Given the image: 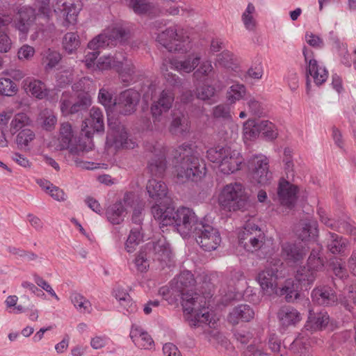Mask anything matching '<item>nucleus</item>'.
<instances>
[{"label": "nucleus", "mask_w": 356, "mask_h": 356, "mask_svg": "<svg viewBox=\"0 0 356 356\" xmlns=\"http://www.w3.org/2000/svg\"><path fill=\"white\" fill-rule=\"evenodd\" d=\"M253 168L252 179L256 183L265 186L270 184L273 177L268 170V160L264 155L254 156L251 160Z\"/></svg>", "instance_id": "17"}, {"label": "nucleus", "mask_w": 356, "mask_h": 356, "mask_svg": "<svg viewBox=\"0 0 356 356\" xmlns=\"http://www.w3.org/2000/svg\"><path fill=\"white\" fill-rule=\"evenodd\" d=\"M321 221L326 227L336 230L339 232H345L353 236L354 240L356 241V227L350 222L345 220L336 221L332 218H329L324 211H319Z\"/></svg>", "instance_id": "27"}, {"label": "nucleus", "mask_w": 356, "mask_h": 356, "mask_svg": "<svg viewBox=\"0 0 356 356\" xmlns=\"http://www.w3.org/2000/svg\"><path fill=\"white\" fill-rule=\"evenodd\" d=\"M316 273L307 266L300 267L296 272V280L299 285L306 289L316 280Z\"/></svg>", "instance_id": "37"}, {"label": "nucleus", "mask_w": 356, "mask_h": 356, "mask_svg": "<svg viewBox=\"0 0 356 356\" xmlns=\"http://www.w3.org/2000/svg\"><path fill=\"white\" fill-rule=\"evenodd\" d=\"M156 42L170 52L186 53L191 49V40L186 30L172 25L158 33Z\"/></svg>", "instance_id": "5"}, {"label": "nucleus", "mask_w": 356, "mask_h": 356, "mask_svg": "<svg viewBox=\"0 0 356 356\" xmlns=\"http://www.w3.org/2000/svg\"><path fill=\"white\" fill-rule=\"evenodd\" d=\"M254 311L246 304L239 305L229 312L227 320L232 325H237L240 321L250 322L254 317Z\"/></svg>", "instance_id": "28"}, {"label": "nucleus", "mask_w": 356, "mask_h": 356, "mask_svg": "<svg viewBox=\"0 0 356 356\" xmlns=\"http://www.w3.org/2000/svg\"><path fill=\"white\" fill-rule=\"evenodd\" d=\"M265 238L266 236L263 232L260 238L254 237L246 241H240V245L247 251L254 252L264 248Z\"/></svg>", "instance_id": "49"}, {"label": "nucleus", "mask_w": 356, "mask_h": 356, "mask_svg": "<svg viewBox=\"0 0 356 356\" xmlns=\"http://www.w3.org/2000/svg\"><path fill=\"white\" fill-rule=\"evenodd\" d=\"M130 337L134 344L141 349L150 350L154 345L151 336L142 327L136 325H132Z\"/></svg>", "instance_id": "29"}, {"label": "nucleus", "mask_w": 356, "mask_h": 356, "mask_svg": "<svg viewBox=\"0 0 356 356\" xmlns=\"http://www.w3.org/2000/svg\"><path fill=\"white\" fill-rule=\"evenodd\" d=\"M195 147L193 144L185 143L174 151V158L177 161L175 173L180 181H197L206 174V165L199 159Z\"/></svg>", "instance_id": "3"}, {"label": "nucleus", "mask_w": 356, "mask_h": 356, "mask_svg": "<svg viewBox=\"0 0 356 356\" xmlns=\"http://www.w3.org/2000/svg\"><path fill=\"white\" fill-rule=\"evenodd\" d=\"M326 240L327 250L332 254H343L348 245L346 238L334 233L329 232Z\"/></svg>", "instance_id": "34"}, {"label": "nucleus", "mask_w": 356, "mask_h": 356, "mask_svg": "<svg viewBox=\"0 0 356 356\" xmlns=\"http://www.w3.org/2000/svg\"><path fill=\"white\" fill-rule=\"evenodd\" d=\"M24 87L29 90L31 94L36 98L42 99L44 98L48 93L45 84L41 81L26 79L24 81Z\"/></svg>", "instance_id": "35"}, {"label": "nucleus", "mask_w": 356, "mask_h": 356, "mask_svg": "<svg viewBox=\"0 0 356 356\" xmlns=\"http://www.w3.org/2000/svg\"><path fill=\"white\" fill-rule=\"evenodd\" d=\"M277 317L281 327L286 329L296 326L301 320V314L294 307L285 305L280 308Z\"/></svg>", "instance_id": "24"}, {"label": "nucleus", "mask_w": 356, "mask_h": 356, "mask_svg": "<svg viewBox=\"0 0 356 356\" xmlns=\"http://www.w3.org/2000/svg\"><path fill=\"white\" fill-rule=\"evenodd\" d=\"M81 7L80 0H56L54 10L58 15L63 17V25L69 27L76 22Z\"/></svg>", "instance_id": "14"}, {"label": "nucleus", "mask_w": 356, "mask_h": 356, "mask_svg": "<svg viewBox=\"0 0 356 356\" xmlns=\"http://www.w3.org/2000/svg\"><path fill=\"white\" fill-rule=\"evenodd\" d=\"M200 59L201 55L200 54L193 53L182 59L173 58L169 60V64L171 69L180 73H190L198 66Z\"/></svg>", "instance_id": "22"}, {"label": "nucleus", "mask_w": 356, "mask_h": 356, "mask_svg": "<svg viewBox=\"0 0 356 356\" xmlns=\"http://www.w3.org/2000/svg\"><path fill=\"white\" fill-rule=\"evenodd\" d=\"M61 60L60 54L51 49H48L42 53V64L46 70L54 68Z\"/></svg>", "instance_id": "45"}, {"label": "nucleus", "mask_w": 356, "mask_h": 356, "mask_svg": "<svg viewBox=\"0 0 356 356\" xmlns=\"http://www.w3.org/2000/svg\"><path fill=\"white\" fill-rule=\"evenodd\" d=\"M170 132L175 136L185 137L189 133L190 124L184 115L175 116L171 122Z\"/></svg>", "instance_id": "33"}, {"label": "nucleus", "mask_w": 356, "mask_h": 356, "mask_svg": "<svg viewBox=\"0 0 356 356\" xmlns=\"http://www.w3.org/2000/svg\"><path fill=\"white\" fill-rule=\"evenodd\" d=\"M329 319V316L326 312H314L310 310L305 327L311 331L321 330L327 326Z\"/></svg>", "instance_id": "30"}, {"label": "nucleus", "mask_w": 356, "mask_h": 356, "mask_svg": "<svg viewBox=\"0 0 356 356\" xmlns=\"http://www.w3.org/2000/svg\"><path fill=\"white\" fill-rule=\"evenodd\" d=\"M261 134L266 140H273L278 136L277 130L272 122L268 120H261L258 122V125Z\"/></svg>", "instance_id": "46"}, {"label": "nucleus", "mask_w": 356, "mask_h": 356, "mask_svg": "<svg viewBox=\"0 0 356 356\" xmlns=\"http://www.w3.org/2000/svg\"><path fill=\"white\" fill-rule=\"evenodd\" d=\"M127 209L122 202H116L108 207L105 214L107 220L113 225H120L124 221L127 214Z\"/></svg>", "instance_id": "31"}, {"label": "nucleus", "mask_w": 356, "mask_h": 356, "mask_svg": "<svg viewBox=\"0 0 356 356\" xmlns=\"http://www.w3.org/2000/svg\"><path fill=\"white\" fill-rule=\"evenodd\" d=\"M332 270L335 276L339 278L337 281L336 280H334V284L336 288H339V284L337 282L341 281L346 284V281L348 278V275L346 268L342 266V264L340 263L333 264Z\"/></svg>", "instance_id": "62"}, {"label": "nucleus", "mask_w": 356, "mask_h": 356, "mask_svg": "<svg viewBox=\"0 0 356 356\" xmlns=\"http://www.w3.org/2000/svg\"><path fill=\"white\" fill-rule=\"evenodd\" d=\"M212 115L217 119L229 120L231 119L230 108L227 104H219L213 108Z\"/></svg>", "instance_id": "63"}, {"label": "nucleus", "mask_w": 356, "mask_h": 356, "mask_svg": "<svg viewBox=\"0 0 356 356\" xmlns=\"http://www.w3.org/2000/svg\"><path fill=\"white\" fill-rule=\"evenodd\" d=\"M125 35L126 32L122 26L108 27L88 42V48L92 51H99L101 48L113 45L116 40H122Z\"/></svg>", "instance_id": "13"}, {"label": "nucleus", "mask_w": 356, "mask_h": 356, "mask_svg": "<svg viewBox=\"0 0 356 356\" xmlns=\"http://www.w3.org/2000/svg\"><path fill=\"white\" fill-rule=\"evenodd\" d=\"M216 89L211 85H204L196 88V96L202 100L211 99L215 94Z\"/></svg>", "instance_id": "60"}, {"label": "nucleus", "mask_w": 356, "mask_h": 356, "mask_svg": "<svg viewBox=\"0 0 356 356\" xmlns=\"http://www.w3.org/2000/svg\"><path fill=\"white\" fill-rule=\"evenodd\" d=\"M312 301L323 306H332L338 300L337 296L330 286H318L312 292Z\"/></svg>", "instance_id": "25"}, {"label": "nucleus", "mask_w": 356, "mask_h": 356, "mask_svg": "<svg viewBox=\"0 0 356 356\" xmlns=\"http://www.w3.org/2000/svg\"><path fill=\"white\" fill-rule=\"evenodd\" d=\"M152 213L161 227L172 225L183 237L193 234L202 222L188 207H180L175 211L172 207L156 204L152 207Z\"/></svg>", "instance_id": "2"}, {"label": "nucleus", "mask_w": 356, "mask_h": 356, "mask_svg": "<svg viewBox=\"0 0 356 356\" xmlns=\"http://www.w3.org/2000/svg\"><path fill=\"white\" fill-rule=\"evenodd\" d=\"M34 6L33 8L35 9V11L38 10V13L36 12L38 19L39 20L41 19L49 23L51 16L50 0H36Z\"/></svg>", "instance_id": "42"}, {"label": "nucleus", "mask_w": 356, "mask_h": 356, "mask_svg": "<svg viewBox=\"0 0 356 356\" xmlns=\"http://www.w3.org/2000/svg\"><path fill=\"white\" fill-rule=\"evenodd\" d=\"M216 63L226 68H233L234 55L229 51H223L218 55Z\"/></svg>", "instance_id": "64"}, {"label": "nucleus", "mask_w": 356, "mask_h": 356, "mask_svg": "<svg viewBox=\"0 0 356 356\" xmlns=\"http://www.w3.org/2000/svg\"><path fill=\"white\" fill-rule=\"evenodd\" d=\"M285 267L280 259L270 257L264 270L259 273L257 280L264 294L270 295L276 290V280L284 275Z\"/></svg>", "instance_id": "7"}, {"label": "nucleus", "mask_w": 356, "mask_h": 356, "mask_svg": "<svg viewBox=\"0 0 356 356\" xmlns=\"http://www.w3.org/2000/svg\"><path fill=\"white\" fill-rule=\"evenodd\" d=\"M318 233V222L312 219H306L300 222V229L297 231L299 238L306 241L315 238Z\"/></svg>", "instance_id": "32"}, {"label": "nucleus", "mask_w": 356, "mask_h": 356, "mask_svg": "<svg viewBox=\"0 0 356 356\" xmlns=\"http://www.w3.org/2000/svg\"><path fill=\"white\" fill-rule=\"evenodd\" d=\"M298 191V186L291 184L289 179L281 178L277 187V198L280 203L288 208H292L297 201Z\"/></svg>", "instance_id": "19"}, {"label": "nucleus", "mask_w": 356, "mask_h": 356, "mask_svg": "<svg viewBox=\"0 0 356 356\" xmlns=\"http://www.w3.org/2000/svg\"><path fill=\"white\" fill-rule=\"evenodd\" d=\"M140 98V93L133 89L122 92L117 99H115L114 108L120 114L128 115L136 111Z\"/></svg>", "instance_id": "15"}, {"label": "nucleus", "mask_w": 356, "mask_h": 356, "mask_svg": "<svg viewBox=\"0 0 356 356\" xmlns=\"http://www.w3.org/2000/svg\"><path fill=\"white\" fill-rule=\"evenodd\" d=\"M104 129L103 113L99 108L92 107L90 111V117L86 119L82 124L81 134L84 136L79 140V147L82 152H88L92 149L94 145L92 135L94 132L103 131Z\"/></svg>", "instance_id": "8"}, {"label": "nucleus", "mask_w": 356, "mask_h": 356, "mask_svg": "<svg viewBox=\"0 0 356 356\" xmlns=\"http://www.w3.org/2000/svg\"><path fill=\"white\" fill-rule=\"evenodd\" d=\"M307 252V250L300 243L284 242L281 245L280 255L290 266L301 262Z\"/></svg>", "instance_id": "18"}, {"label": "nucleus", "mask_w": 356, "mask_h": 356, "mask_svg": "<svg viewBox=\"0 0 356 356\" xmlns=\"http://www.w3.org/2000/svg\"><path fill=\"white\" fill-rule=\"evenodd\" d=\"M305 60L307 65V72L314 79L317 86L323 84L328 77V72L325 67L321 66L318 62L313 58V53L306 48L303 49Z\"/></svg>", "instance_id": "20"}, {"label": "nucleus", "mask_w": 356, "mask_h": 356, "mask_svg": "<svg viewBox=\"0 0 356 356\" xmlns=\"http://www.w3.org/2000/svg\"><path fill=\"white\" fill-rule=\"evenodd\" d=\"M290 350L295 356H307L309 354V343L307 338L298 337L293 340Z\"/></svg>", "instance_id": "43"}, {"label": "nucleus", "mask_w": 356, "mask_h": 356, "mask_svg": "<svg viewBox=\"0 0 356 356\" xmlns=\"http://www.w3.org/2000/svg\"><path fill=\"white\" fill-rule=\"evenodd\" d=\"M248 197L244 186L238 182L225 185L221 190L218 202L225 211H236L245 209L248 204Z\"/></svg>", "instance_id": "6"}, {"label": "nucleus", "mask_w": 356, "mask_h": 356, "mask_svg": "<svg viewBox=\"0 0 356 356\" xmlns=\"http://www.w3.org/2000/svg\"><path fill=\"white\" fill-rule=\"evenodd\" d=\"M106 143L115 149H133L136 145L135 142L129 138L127 131L123 126H118L112 134L107 136Z\"/></svg>", "instance_id": "23"}, {"label": "nucleus", "mask_w": 356, "mask_h": 356, "mask_svg": "<svg viewBox=\"0 0 356 356\" xmlns=\"http://www.w3.org/2000/svg\"><path fill=\"white\" fill-rule=\"evenodd\" d=\"M207 159L217 163L221 172L232 174L240 169L243 159L240 152L229 146H218L207 152Z\"/></svg>", "instance_id": "4"}, {"label": "nucleus", "mask_w": 356, "mask_h": 356, "mask_svg": "<svg viewBox=\"0 0 356 356\" xmlns=\"http://www.w3.org/2000/svg\"><path fill=\"white\" fill-rule=\"evenodd\" d=\"M177 283L182 287L181 291V306L185 314V318L188 321L191 327H203L204 325L211 327L213 317L209 312V302L207 296L194 292L189 289L195 284L193 275L188 270L181 273L178 277Z\"/></svg>", "instance_id": "1"}, {"label": "nucleus", "mask_w": 356, "mask_h": 356, "mask_svg": "<svg viewBox=\"0 0 356 356\" xmlns=\"http://www.w3.org/2000/svg\"><path fill=\"white\" fill-rule=\"evenodd\" d=\"M147 191L150 198L156 203H168V188L166 184L161 180L150 179L146 186ZM158 204H156V205Z\"/></svg>", "instance_id": "26"}, {"label": "nucleus", "mask_w": 356, "mask_h": 356, "mask_svg": "<svg viewBox=\"0 0 356 356\" xmlns=\"http://www.w3.org/2000/svg\"><path fill=\"white\" fill-rule=\"evenodd\" d=\"M261 348V339H254L253 343L247 347L245 355L246 356H270L268 354L264 353Z\"/></svg>", "instance_id": "56"}, {"label": "nucleus", "mask_w": 356, "mask_h": 356, "mask_svg": "<svg viewBox=\"0 0 356 356\" xmlns=\"http://www.w3.org/2000/svg\"><path fill=\"white\" fill-rule=\"evenodd\" d=\"M81 44L79 36L76 33H67L63 38V47L68 54L74 53Z\"/></svg>", "instance_id": "44"}, {"label": "nucleus", "mask_w": 356, "mask_h": 356, "mask_svg": "<svg viewBox=\"0 0 356 356\" xmlns=\"http://www.w3.org/2000/svg\"><path fill=\"white\" fill-rule=\"evenodd\" d=\"M34 138L33 131L29 129H24L17 134L16 141L19 146H27Z\"/></svg>", "instance_id": "59"}, {"label": "nucleus", "mask_w": 356, "mask_h": 356, "mask_svg": "<svg viewBox=\"0 0 356 356\" xmlns=\"http://www.w3.org/2000/svg\"><path fill=\"white\" fill-rule=\"evenodd\" d=\"M70 300L79 313L86 314L92 312L91 302L82 294L77 292L72 293L70 295Z\"/></svg>", "instance_id": "36"}, {"label": "nucleus", "mask_w": 356, "mask_h": 356, "mask_svg": "<svg viewBox=\"0 0 356 356\" xmlns=\"http://www.w3.org/2000/svg\"><path fill=\"white\" fill-rule=\"evenodd\" d=\"M134 262L137 270L141 273L145 272L149 266L147 254L144 250H140L137 254Z\"/></svg>", "instance_id": "61"}, {"label": "nucleus", "mask_w": 356, "mask_h": 356, "mask_svg": "<svg viewBox=\"0 0 356 356\" xmlns=\"http://www.w3.org/2000/svg\"><path fill=\"white\" fill-rule=\"evenodd\" d=\"M255 13L254 6L250 3L242 15V22L248 31H253L256 26L257 22L254 17Z\"/></svg>", "instance_id": "48"}, {"label": "nucleus", "mask_w": 356, "mask_h": 356, "mask_svg": "<svg viewBox=\"0 0 356 356\" xmlns=\"http://www.w3.org/2000/svg\"><path fill=\"white\" fill-rule=\"evenodd\" d=\"M17 92V85L9 78H0V94L13 96Z\"/></svg>", "instance_id": "54"}, {"label": "nucleus", "mask_w": 356, "mask_h": 356, "mask_svg": "<svg viewBox=\"0 0 356 356\" xmlns=\"http://www.w3.org/2000/svg\"><path fill=\"white\" fill-rule=\"evenodd\" d=\"M30 119L26 113H19L15 115L10 123V132L13 135L24 127L29 124Z\"/></svg>", "instance_id": "52"}, {"label": "nucleus", "mask_w": 356, "mask_h": 356, "mask_svg": "<svg viewBox=\"0 0 356 356\" xmlns=\"http://www.w3.org/2000/svg\"><path fill=\"white\" fill-rule=\"evenodd\" d=\"M280 294L285 296L287 302H291L298 298V285L292 280H286L284 285L280 289Z\"/></svg>", "instance_id": "41"}, {"label": "nucleus", "mask_w": 356, "mask_h": 356, "mask_svg": "<svg viewBox=\"0 0 356 356\" xmlns=\"http://www.w3.org/2000/svg\"><path fill=\"white\" fill-rule=\"evenodd\" d=\"M143 240V234L141 233V227L138 226L132 228L124 243L126 251L129 253L134 252Z\"/></svg>", "instance_id": "39"}, {"label": "nucleus", "mask_w": 356, "mask_h": 356, "mask_svg": "<svg viewBox=\"0 0 356 356\" xmlns=\"http://www.w3.org/2000/svg\"><path fill=\"white\" fill-rule=\"evenodd\" d=\"M193 236L195 237L197 243L205 251L216 250L221 242L218 230L203 222L199 223Z\"/></svg>", "instance_id": "10"}, {"label": "nucleus", "mask_w": 356, "mask_h": 356, "mask_svg": "<svg viewBox=\"0 0 356 356\" xmlns=\"http://www.w3.org/2000/svg\"><path fill=\"white\" fill-rule=\"evenodd\" d=\"M126 60V58L122 53L115 54V56H103L99 58L96 64V68L99 70H107L111 68H115L120 71V76L122 81L126 85L130 84L134 81V67H129L126 65L123 67V61Z\"/></svg>", "instance_id": "9"}, {"label": "nucleus", "mask_w": 356, "mask_h": 356, "mask_svg": "<svg viewBox=\"0 0 356 356\" xmlns=\"http://www.w3.org/2000/svg\"><path fill=\"white\" fill-rule=\"evenodd\" d=\"M263 231L259 226L251 221H248L241 232L238 234V242L246 241L254 237L260 238Z\"/></svg>", "instance_id": "40"}, {"label": "nucleus", "mask_w": 356, "mask_h": 356, "mask_svg": "<svg viewBox=\"0 0 356 356\" xmlns=\"http://www.w3.org/2000/svg\"><path fill=\"white\" fill-rule=\"evenodd\" d=\"M213 67L210 61H204L201 63L193 73V76L195 81H200L202 78L207 76L213 71Z\"/></svg>", "instance_id": "57"}, {"label": "nucleus", "mask_w": 356, "mask_h": 356, "mask_svg": "<svg viewBox=\"0 0 356 356\" xmlns=\"http://www.w3.org/2000/svg\"><path fill=\"white\" fill-rule=\"evenodd\" d=\"M324 266L323 259L320 256L318 250H312L307 259V266L314 272H317L323 268Z\"/></svg>", "instance_id": "53"}, {"label": "nucleus", "mask_w": 356, "mask_h": 356, "mask_svg": "<svg viewBox=\"0 0 356 356\" xmlns=\"http://www.w3.org/2000/svg\"><path fill=\"white\" fill-rule=\"evenodd\" d=\"M246 92V88L243 84L235 83L229 87L227 90V99L230 103H235L241 99Z\"/></svg>", "instance_id": "50"}, {"label": "nucleus", "mask_w": 356, "mask_h": 356, "mask_svg": "<svg viewBox=\"0 0 356 356\" xmlns=\"http://www.w3.org/2000/svg\"><path fill=\"white\" fill-rule=\"evenodd\" d=\"M18 18L14 22L16 29H17L23 38H25L29 31V29L33 22L39 19L37 17L35 9L30 6H23L18 10Z\"/></svg>", "instance_id": "21"}, {"label": "nucleus", "mask_w": 356, "mask_h": 356, "mask_svg": "<svg viewBox=\"0 0 356 356\" xmlns=\"http://www.w3.org/2000/svg\"><path fill=\"white\" fill-rule=\"evenodd\" d=\"M175 100V94L172 90L165 89L159 95L156 100H154L150 110L153 122L156 127H159L158 123L165 126L166 120L163 113H167L172 107Z\"/></svg>", "instance_id": "11"}, {"label": "nucleus", "mask_w": 356, "mask_h": 356, "mask_svg": "<svg viewBox=\"0 0 356 356\" xmlns=\"http://www.w3.org/2000/svg\"><path fill=\"white\" fill-rule=\"evenodd\" d=\"M249 112L254 116L261 117L266 113V108L264 105L255 99L250 98L247 102Z\"/></svg>", "instance_id": "58"}, {"label": "nucleus", "mask_w": 356, "mask_h": 356, "mask_svg": "<svg viewBox=\"0 0 356 356\" xmlns=\"http://www.w3.org/2000/svg\"><path fill=\"white\" fill-rule=\"evenodd\" d=\"M73 137L72 126L69 122H63L60 128V145L61 149H67Z\"/></svg>", "instance_id": "47"}, {"label": "nucleus", "mask_w": 356, "mask_h": 356, "mask_svg": "<svg viewBox=\"0 0 356 356\" xmlns=\"http://www.w3.org/2000/svg\"><path fill=\"white\" fill-rule=\"evenodd\" d=\"M91 99L88 93L81 92L74 97L67 94H63L60 100V108L64 115H69L82 112L88 108Z\"/></svg>", "instance_id": "12"}, {"label": "nucleus", "mask_w": 356, "mask_h": 356, "mask_svg": "<svg viewBox=\"0 0 356 356\" xmlns=\"http://www.w3.org/2000/svg\"><path fill=\"white\" fill-rule=\"evenodd\" d=\"M258 122L248 120L243 124V136L246 140H254L260 135Z\"/></svg>", "instance_id": "51"}, {"label": "nucleus", "mask_w": 356, "mask_h": 356, "mask_svg": "<svg viewBox=\"0 0 356 356\" xmlns=\"http://www.w3.org/2000/svg\"><path fill=\"white\" fill-rule=\"evenodd\" d=\"M129 8L137 14H145L150 8V5L145 0H125Z\"/></svg>", "instance_id": "55"}, {"label": "nucleus", "mask_w": 356, "mask_h": 356, "mask_svg": "<svg viewBox=\"0 0 356 356\" xmlns=\"http://www.w3.org/2000/svg\"><path fill=\"white\" fill-rule=\"evenodd\" d=\"M152 156L149 161L147 169L152 176L161 177L167 167L166 148L159 143L150 147Z\"/></svg>", "instance_id": "16"}, {"label": "nucleus", "mask_w": 356, "mask_h": 356, "mask_svg": "<svg viewBox=\"0 0 356 356\" xmlns=\"http://www.w3.org/2000/svg\"><path fill=\"white\" fill-rule=\"evenodd\" d=\"M155 259L161 261L170 259L171 250L170 245L164 237L160 238L153 244Z\"/></svg>", "instance_id": "38"}]
</instances>
